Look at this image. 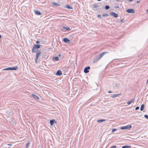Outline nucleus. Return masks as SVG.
<instances>
[{"mask_svg": "<svg viewBox=\"0 0 148 148\" xmlns=\"http://www.w3.org/2000/svg\"><path fill=\"white\" fill-rule=\"evenodd\" d=\"M131 127L132 126L131 125H127L126 126L121 127L120 129L122 130L130 129Z\"/></svg>", "mask_w": 148, "mask_h": 148, "instance_id": "nucleus-1", "label": "nucleus"}, {"mask_svg": "<svg viewBox=\"0 0 148 148\" xmlns=\"http://www.w3.org/2000/svg\"><path fill=\"white\" fill-rule=\"evenodd\" d=\"M41 53V51L40 50L37 51L36 52V59H38L39 56L40 55Z\"/></svg>", "mask_w": 148, "mask_h": 148, "instance_id": "nucleus-2", "label": "nucleus"}, {"mask_svg": "<svg viewBox=\"0 0 148 148\" xmlns=\"http://www.w3.org/2000/svg\"><path fill=\"white\" fill-rule=\"evenodd\" d=\"M101 59L97 56H96L94 59L93 62L94 63H97L98 61L99 60Z\"/></svg>", "mask_w": 148, "mask_h": 148, "instance_id": "nucleus-3", "label": "nucleus"}, {"mask_svg": "<svg viewBox=\"0 0 148 148\" xmlns=\"http://www.w3.org/2000/svg\"><path fill=\"white\" fill-rule=\"evenodd\" d=\"M90 69V67L89 66H87L85 67L84 70V72L85 73H87L89 72V69Z\"/></svg>", "mask_w": 148, "mask_h": 148, "instance_id": "nucleus-4", "label": "nucleus"}, {"mask_svg": "<svg viewBox=\"0 0 148 148\" xmlns=\"http://www.w3.org/2000/svg\"><path fill=\"white\" fill-rule=\"evenodd\" d=\"M108 52H104L100 53L99 55L98 56L99 58L101 59V58L105 54L108 53Z\"/></svg>", "mask_w": 148, "mask_h": 148, "instance_id": "nucleus-5", "label": "nucleus"}, {"mask_svg": "<svg viewBox=\"0 0 148 148\" xmlns=\"http://www.w3.org/2000/svg\"><path fill=\"white\" fill-rule=\"evenodd\" d=\"M126 12L128 13H134L135 11L133 9H128L126 10Z\"/></svg>", "mask_w": 148, "mask_h": 148, "instance_id": "nucleus-6", "label": "nucleus"}, {"mask_svg": "<svg viewBox=\"0 0 148 148\" xmlns=\"http://www.w3.org/2000/svg\"><path fill=\"white\" fill-rule=\"evenodd\" d=\"M110 14L112 16H114V17L117 18L118 16V15L117 14L113 12H110Z\"/></svg>", "mask_w": 148, "mask_h": 148, "instance_id": "nucleus-7", "label": "nucleus"}, {"mask_svg": "<svg viewBox=\"0 0 148 148\" xmlns=\"http://www.w3.org/2000/svg\"><path fill=\"white\" fill-rule=\"evenodd\" d=\"M63 40L66 43H69L70 42V40L67 38H64Z\"/></svg>", "mask_w": 148, "mask_h": 148, "instance_id": "nucleus-8", "label": "nucleus"}, {"mask_svg": "<svg viewBox=\"0 0 148 148\" xmlns=\"http://www.w3.org/2000/svg\"><path fill=\"white\" fill-rule=\"evenodd\" d=\"M32 97H33L36 100H38L39 99L38 96L33 94L32 95Z\"/></svg>", "mask_w": 148, "mask_h": 148, "instance_id": "nucleus-9", "label": "nucleus"}, {"mask_svg": "<svg viewBox=\"0 0 148 148\" xmlns=\"http://www.w3.org/2000/svg\"><path fill=\"white\" fill-rule=\"evenodd\" d=\"M121 94V93H120V94H114V95H111V97L112 98H115V97H118L119 96V95H120Z\"/></svg>", "mask_w": 148, "mask_h": 148, "instance_id": "nucleus-10", "label": "nucleus"}, {"mask_svg": "<svg viewBox=\"0 0 148 148\" xmlns=\"http://www.w3.org/2000/svg\"><path fill=\"white\" fill-rule=\"evenodd\" d=\"M10 70H16L18 69L17 66L14 67H10Z\"/></svg>", "mask_w": 148, "mask_h": 148, "instance_id": "nucleus-11", "label": "nucleus"}, {"mask_svg": "<svg viewBox=\"0 0 148 148\" xmlns=\"http://www.w3.org/2000/svg\"><path fill=\"white\" fill-rule=\"evenodd\" d=\"M100 6V5L99 4L95 3L93 5V8H95L96 9H97V8L99 7Z\"/></svg>", "mask_w": 148, "mask_h": 148, "instance_id": "nucleus-12", "label": "nucleus"}, {"mask_svg": "<svg viewBox=\"0 0 148 148\" xmlns=\"http://www.w3.org/2000/svg\"><path fill=\"white\" fill-rule=\"evenodd\" d=\"M50 124L51 125H52L54 123H56L54 119L51 120L50 121Z\"/></svg>", "mask_w": 148, "mask_h": 148, "instance_id": "nucleus-13", "label": "nucleus"}, {"mask_svg": "<svg viewBox=\"0 0 148 148\" xmlns=\"http://www.w3.org/2000/svg\"><path fill=\"white\" fill-rule=\"evenodd\" d=\"M51 4L55 6H58L60 5L59 4L55 2H53Z\"/></svg>", "mask_w": 148, "mask_h": 148, "instance_id": "nucleus-14", "label": "nucleus"}, {"mask_svg": "<svg viewBox=\"0 0 148 148\" xmlns=\"http://www.w3.org/2000/svg\"><path fill=\"white\" fill-rule=\"evenodd\" d=\"M34 12L35 14L37 15H40L41 14V12L37 10H35Z\"/></svg>", "mask_w": 148, "mask_h": 148, "instance_id": "nucleus-15", "label": "nucleus"}, {"mask_svg": "<svg viewBox=\"0 0 148 148\" xmlns=\"http://www.w3.org/2000/svg\"><path fill=\"white\" fill-rule=\"evenodd\" d=\"M37 50V49H36L34 46V47H33L32 48V52L33 53H35Z\"/></svg>", "mask_w": 148, "mask_h": 148, "instance_id": "nucleus-16", "label": "nucleus"}, {"mask_svg": "<svg viewBox=\"0 0 148 148\" xmlns=\"http://www.w3.org/2000/svg\"><path fill=\"white\" fill-rule=\"evenodd\" d=\"M34 47H35L36 49H39L40 48L41 45H36L34 46Z\"/></svg>", "mask_w": 148, "mask_h": 148, "instance_id": "nucleus-17", "label": "nucleus"}, {"mask_svg": "<svg viewBox=\"0 0 148 148\" xmlns=\"http://www.w3.org/2000/svg\"><path fill=\"white\" fill-rule=\"evenodd\" d=\"M106 121V120H105V119H99V120H97V122L98 123L101 122L105 121Z\"/></svg>", "mask_w": 148, "mask_h": 148, "instance_id": "nucleus-18", "label": "nucleus"}, {"mask_svg": "<svg viewBox=\"0 0 148 148\" xmlns=\"http://www.w3.org/2000/svg\"><path fill=\"white\" fill-rule=\"evenodd\" d=\"M55 74H62V73L61 71L60 70H58Z\"/></svg>", "mask_w": 148, "mask_h": 148, "instance_id": "nucleus-19", "label": "nucleus"}, {"mask_svg": "<svg viewBox=\"0 0 148 148\" xmlns=\"http://www.w3.org/2000/svg\"><path fill=\"white\" fill-rule=\"evenodd\" d=\"M144 104H142L140 107V110L141 111H143L144 109Z\"/></svg>", "mask_w": 148, "mask_h": 148, "instance_id": "nucleus-20", "label": "nucleus"}, {"mask_svg": "<svg viewBox=\"0 0 148 148\" xmlns=\"http://www.w3.org/2000/svg\"><path fill=\"white\" fill-rule=\"evenodd\" d=\"M63 29H65L66 30L68 31L70 30V28L69 27H63Z\"/></svg>", "mask_w": 148, "mask_h": 148, "instance_id": "nucleus-21", "label": "nucleus"}, {"mask_svg": "<svg viewBox=\"0 0 148 148\" xmlns=\"http://www.w3.org/2000/svg\"><path fill=\"white\" fill-rule=\"evenodd\" d=\"M131 147V146H123L122 147V148H130Z\"/></svg>", "mask_w": 148, "mask_h": 148, "instance_id": "nucleus-22", "label": "nucleus"}, {"mask_svg": "<svg viewBox=\"0 0 148 148\" xmlns=\"http://www.w3.org/2000/svg\"><path fill=\"white\" fill-rule=\"evenodd\" d=\"M133 100H130V101H129L127 102V104L128 105L130 104L133 101Z\"/></svg>", "mask_w": 148, "mask_h": 148, "instance_id": "nucleus-23", "label": "nucleus"}, {"mask_svg": "<svg viewBox=\"0 0 148 148\" xmlns=\"http://www.w3.org/2000/svg\"><path fill=\"white\" fill-rule=\"evenodd\" d=\"M66 7L69 9H72V8L69 5H67L66 6Z\"/></svg>", "mask_w": 148, "mask_h": 148, "instance_id": "nucleus-24", "label": "nucleus"}, {"mask_svg": "<svg viewBox=\"0 0 148 148\" xmlns=\"http://www.w3.org/2000/svg\"><path fill=\"white\" fill-rule=\"evenodd\" d=\"M105 8L106 10H108L110 8V7L108 5H106L105 7Z\"/></svg>", "mask_w": 148, "mask_h": 148, "instance_id": "nucleus-25", "label": "nucleus"}, {"mask_svg": "<svg viewBox=\"0 0 148 148\" xmlns=\"http://www.w3.org/2000/svg\"><path fill=\"white\" fill-rule=\"evenodd\" d=\"M10 67L3 69L2 71L10 70Z\"/></svg>", "mask_w": 148, "mask_h": 148, "instance_id": "nucleus-26", "label": "nucleus"}, {"mask_svg": "<svg viewBox=\"0 0 148 148\" xmlns=\"http://www.w3.org/2000/svg\"><path fill=\"white\" fill-rule=\"evenodd\" d=\"M109 16V14H104L102 15L103 16Z\"/></svg>", "mask_w": 148, "mask_h": 148, "instance_id": "nucleus-27", "label": "nucleus"}, {"mask_svg": "<svg viewBox=\"0 0 148 148\" xmlns=\"http://www.w3.org/2000/svg\"><path fill=\"white\" fill-rule=\"evenodd\" d=\"M55 60L56 61H57L59 60V58L58 57H56L54 58Z\"/></svg>", "mask_w": 148, "mask_h": 148, "instance_id": "nucleus-28", "label": "nucleus"}, {"mask_svg": "<svg viewBox=\"0 0 148 148\" xmlns=\"http://www.w3.org/2000/svg\"><path fill=\"white\" fill-rule=\"evenodd\" d=\"M144 117L148 120V115L147 114H145L144 115Z\"/></svg>", "mask_w": 148, "mask_h": 148, "instance_id": "nucleus-29", "label": "nucleus"}, {"mask_svg": "<svg viewBox=\"0 0 148 148\" xmlns=\"http://www.w3.org/2000/svg\"><path fill=\"white\" fill-rule=\"evenodd\" d=\"M29 143L28 142L26 144V148H27L28 147L29 145Z\"/></svg>", "mask_w": 148, "mask_h": 148, "instance_id": "nucleus-30", "label": "nucleus"}, {"mask_svg": "<svg viewBox=\"0 0 148 148\" xmlns=\"http://www.w3.org/2000/svg\"><path fill=\"white\" fill-rule=\"evenodd\" d=\"M116 130H117L116 129H115V128H114L112 129V132H115V131H116Z\"/></svg>", "mask_w": 148, "mask_h": 148, "instance_id": "nucleus-31", "label": "nucleus"}, {"mask_svg": "<svg viewBox=\"0 0 148 148\" xmlns=\"http://www.w3.org/2000/svg\"><path fill=\"white\" fill-rule=\"evenodd\" d=\"M110 148H116V146L114 145V146H112Z\"/></svg>", "mask_w": 148, "mask_h": 148, "instance_id": "nucleus-32", "label": "nucleus"}, {"mask_svg": "<svg viewBox=\"0 0 148 148\" xmlns=\"http://www.w3.org/2000/svg\"><path fill=\"white\" fill-rule=\"evenodd\" d=\"M139 107H138V106H137V107L136 108H135V109L136 110H138V109H139Z\"/></svg>", "mask_w": 148, "mask_h": 148, "instance_id": "nucleus-33", "label": "nucleus"}, {"mask_svg": "<svg viewBox=\"0 0 148 148\" xmlns=\"http://www.w3.org/2000/svg\"><path fill=\"white\" fill-rule=\"evenodd\" d=\"M98 17L99 18H101V15H100V14H99L98 15Z\"/></svg>", "mask_w": 148, "mask_h": 148, "instance_id": "nucleus-34", "label": "nucleus"}, {"mask_svg": "<svg viewBox=\"0 0 148 148\" xmlns=\"http://www.w3.org/2000/svg\"><path fill=\"white\" fill-rule=\"evenodd\" d=\"M38 60V59H36H36H35V62L36 63H37V60Z\"/></svg>", "mask_w": 148, "mask_h": 148, "instance_id": "nucleus-35", "label": "nucleus"}, {"mask_svg": "<svg viewBox=\"0 0 148 148\" xmlns=\"http://www.w3.org/2000/svg\"><path fill=\"white\" fill-rule=\"evenodd\" d=\"M124 19H122V20H121V21L122 23H123L124 22Z\"/></svg>", "mask_w": 148, "mask_h": 148, "instance_id": "nucleus-36", "label": "nucleus"}, {"mask_svg": "<svg viewBox=\"0 0 148 148\" xmlns=\"http://www.w3.org/2000/svg\"><path fill=\"white\" fill-rule=\"evenodd\" d=\"M40 43V42L39 41H36V43L37 44H39Z\"/></svg>", "mask_w": 148, "mask_h": 148, "instance_id": "nucleus-37", "label": "nucleus"}, {"mask_svg": "<svg viewBox=\"0 0 148 148\" xmlns=\"http://www.w3.org/2000/svg\"><path fill=\"white\" fill-rule=\"evenodd\" d=\"M7 145L8 146H11V145H12L11 144H7Z\"/></svg>", "mask_w": 148, "mask_h": 148, "instance_id": "nucleus-38", "label": "nucleus"}, {"mask_svg": "<svg viewBox=\"0 0 148 148\" xmlns=\"http://www.w3.org/2000/svg\"><path fill=\"white\" fill-rule=\"evenodd\" d=\"M140 1H137V3H139L140 2Z\"/></svg>", "mask_w": 148, "mask_h": 148, "instance_id": "nucleus-39", "label": "nucleus"}, {"mask_svg": "<svg viewBox=\"0 0 148 148\" xmlns=\"http://www.w3.org/2000/svg\"><path fill=\"white\" fill-rule=\"evenodd\" d=\"M115 8H119V6H116L115 7Z\"/></svg>", "mask_w": 148, "mask_h": 148, "instance_id": "nucleus-40", "label": "nucleus"}, {"mask_svg": "<svg viewBox=\"0 0 148 148\" xmlns=\"http://www.w3.org/2000/svg\"><path fill=\"white\" fill-rule=\"evenodd\" d=\"M112 91H109L108 92V93H112Z\"/></svg>", "mask_w": 148, "mask_h": 148, "instance_id": "nucleus-41", "label": "nucleus"}, {"mask_svg": "<svg viewBox=\"0 0 148 148\" xmlns=\"http://www.w3.org/2000/svg\"><path fill=\"white\" fill-rule=\"evenodd\" d=\"M46 56H47L46 55L44 54L43 57L44 58H45Z\"/></svg>", "mask_w": 148, "mask_h": 148, "instance_id": "nucleus-42", "label": "nucleus"}, {"mask_svg": "<svg viewBox=\"0 0 148 148\" xmlns=\"http://www.w3.org/2000/svg\"><path fill=\"white\" fill-rule=\"evenodd\" d=\"M146 13H148V9L147 10H146Z\"/></svg>", "mask_w": 148, "mask_h": 148, "instance_id": "nucleus-43", "label": "nucleus"}, {"mask_svg": "<svg viewBox=\"0 0 148 148\" xmlns=\"http://www.w3.org/2000/svg\"><path fill=\"white\" fill-rule=\"evenodd\" d=\"M59 75V76H60L61 75Z\"/></svg>", "mask_w": 148, "mask_h": 148, "instance_id": "nucleus-44", "label": "nucleus"}, {"mask_svg": "<svg viewBox=\"0 0 148 148\" xmlns=\"http://www.w3.org/2000/svg\"><path fill=\"white\" fill-rule=\"evenodd\" d=\"M97 0L98 1H101V0Z\"/></svg>", "mask_w": 148, "mask_h": 148, "instance_id": "nucleus-45", "label": "nucleus"}, {"mask_svg": "<svg viewBox=\"0 0 148 148\" xmlns=\"http://www.w3.org/2000/svg\"><path fill=\"white\" fill-rule=\"evenodd\" d=\"M117 1H119V0H116Z\"/></svg>", "mask_w": 148, "mask_h": 148, "instance_id": "nucleus-46", "label": "nucleus"}, {"mask_svg": "<svg viewBox=\"0 0 148 148\" xmlns=\"http://www.w3.org/2000/svg\"><path fill=\"white\" fill-rule=\"evenodd\" d=\"M59 56H60V55H59Z\"/></svg>", "mask_w": 148, "mask_h": 148, "instance_id": "nucleus-47", "label": "nucleus"}]
</instances>
